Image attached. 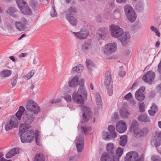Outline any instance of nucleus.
I'll list each match as a JSON object with an SVG mask.
<instances>
[{
  "instance_id": "nucleus-45",
  "label": "nucleus",
  "mask_w": 161,
  "mask_h": 161,
  "mask_svg": "<svg viewBox=\"0 0 161 161\" xmlns=\"http://www.w3.org/2000/svg\"><path fill=\"white\" fill-rule=\"evenodd\" d=\"M106 86L107 89L108 93L109 95V96L112 95L113 92V87L112 85H109V86Z\"/></svg>"
},
{
  "instance_id": "nucleus-47",
  "label": "nucleus",
  "mask_w": 161,
  "mask_h": 161,
  "mask_svg": "<svg viewBox=\"0 0 161 161\" xmlns=\"http://www.w3.org/2000/svg\"><path fill=\"white\" fill-rule=\"evenodd\" d=\"M13 127L9 122L6 124L5 126V129L6 131L11 130Z\"/></svg>"
},
{
  "instance_id": "nucleus-13",
  "label": "nucleus",
  "mask_w": 161,
  "mask_h": 161,
  "mask_svg": "<svg viewBox=\"0 0 161 161\" xmlns=\"http://www.w3.org/2000/svg\"><path fill=\"white\" fill-rule=\"evenodd\" d=\"M75 36L80 39H84L86 38L89 34L88 31L85 29H82L81 31L77 32H73Z\"/></svg>"
},
{
  "instance_id": "nucleus-57",
  "label": "nucleus",
  "mask_w": 161,
  "mask_h": 161,
  "mask_svg": "<svg viewBox=\"0 0 161 161\" xmlns=\"http://www.w3.org/2000/svg\"><path fill=\"white\" fill-rule=\"evenodd\" d=\"M17 77L14 78L11 81V84L13 86H14L16 84L17 81H16Z\"/></svg>"
},
{
  "instance_id": "nucleus-21",
  "label": "nucleus",
  "mask_w": 161,
  "mask_h": 161,
  "mask_svg": "<svg viewBox=\"0 0 161 161\" xmlns=\"http://www.w3.org/2000/svg\"><path fill=\"white\" fill-rule=\"evenodd\" d=\"M124 11L127 18L130 19L131 18H130V16L129 12H131L132 14L134 13V9L132 7L129 5H127L124 8Z\"/></svg>"
},
{
  "instance_id": "nucleus-4",
  "label": "nucleus",
  "mask_w": 161,
  "mask_h": 161,
  "mask_svg": "<svg viewBox=\"0 0 161 161\" xmlns=\"http://www.w3.org/2000/svg\"><path fill=\"white\" fill-rule=\"evenodd\" d=\"M109 29L111 31V35L114 38L119 37L123 33V29L120 28L119 26L115 25H110Z\"/></svg>"
},
{
  "instance_id": "nucleus-31",
  "label": "nucleus",
  "mask_w": 161,
  "mask_h": 161,
  "mask_svg": "<svg viewBox=\"0 0 161 161\" xmlns=\"http://www.w3.org/2000/svg\"><path fill=\"white\" fill-rule=\"evenodd\" d=\"M120 145L122 147H124L127 142V136L126 135L121 136L120 137Z\"/></svg>"
},
{
  "instance_id": "nucleus-20",
  "label": "nucleus",
  "mask_w": 161,
  "mask_h": 161,
  "mask_svg": "<svg viewBox=\"0 0 161 161\" xmlns=\"http://www.w3.org/2000/svg\"><path fill=\"white\" fill-rule=\"evenodd\" d=\"M96 104L97 106L96 107V109L101 108L103 106V103L101 96L99 92H97L95 94Z\"/></svg>"
},
{
  "instance_id": "nucleus-48",
  "label": "nucleus",
  "mask_w": 161,
  "mask_h": 161,
  "mask_svg": "<svg viewBox=\"0 0 161 161\" xmlns=\"http://www.w3.org/2000/svg\"><path fill=\"white\" fill-rule=\"evenodd\" d=\"M123 153V149L121 147H119L116 150L117 155L119 157H120Z\"/></svg>"
},
{
  "instance_id": "nucleus-62",
  "label": "nucleus",
  "mask_w": 161,
  "mask_h": 161,
  "mask_svg": "<svg viewBox=\"0 0 161 161\" xmlns=\"http://www.w3.org/2000/svg\"><path fill=\"white\" fill-rule=\"evenodd\" d=\"M150 28V29H151V30L153 31H154V32L156 31L157 30H158L156 27H155L153 25L151 26Z\"/></svg>"
},
{
  "instance_id": "nucleus-54",
  "label": "nucleus",
  "mask_w": 161,
  "mask_h": 161,
  "mask_svg": "<svg viewBox=\"0 0 161 161\" xmlns=\"http://www.w3.org/2000/svg\"><path fill=\"white\" fill-rule=\"evenodd\" d=\"M15 9L14 8L10 7L8 9V12L9 13V14L11 15L15 11Z\"/></svg>"
},
{
  "instance_id": "nucleus-11",
  "label": "nucleus",
  "mask_w": 161,
  "mask_h": 161,
  "mask_svg": "<svg viewBox=\"0 0 161 161\" xmlns=\"http://www.w3.org/2000/svg\"><path fill=\"white\" fill-rule=\"evenodd\" d=\"M161 132L156 131L153 137L152 138V142L156 147H159L161 145Z\"/></svg>"
},
{
  "instance_id": "nucleus-37",
  "label": "nucleus",
  "mask_w": 161,
  "mask_h": 161,
  "mask_svg": "<svg viewBox=\"0 0 161 161\" xmlns=\"http://www.w3.org/2000/svg\"><path fill=\"white\" fill-rule=\"evenodd\" d=\"M16 2L20 10L23 7L27 5L26 3L24 0H16Z\"/></svg>"
},
{
  "instance_id": "nucleus-5",
  "label": "nucleus",
  "mask_w": 161,
  "mask_h": 161,
  "mask_svg": "<svg viewBox=\"0 0 161 161\" xmlns=\"http://www.w3.org/2000/svg\"><path fill=\"white\" fill-rule=\"evenodd\" d=\"M26 109L31 113L37 114L40 112V109L36 103L31 100H29L27 103Z\"/></svg>"
},
{
  "instance_id": "nucleus-39",
  "label": "nucleus",
  "mask_w": 161,
  "mask_h": 161,
  "mask_svg": "<svg viewBox=\"0 0 161 161\" xmlns=\"http://www.w3.org/2000/svg\"><path fill=\"white\" fill-rule=\"evenodd\" d=\"M77 10L74 7H70L68 9V12L67 14H69L70 15L75 14Z\"/></svg>"
},
{
  "instance_id": "nucleus-27",
  "label": "nucleus",
  "mask_w": 161,
  "mask_h": 161,
  "mask_svg": "<svg viewBox=\"0 0 161 161\" xmlns=\"http://www.w3.org/2000/svg\"><path fill=\"white\" fill-rule=\"evenodd\" d=\"M112 155L107 153H103L101 158V161H110L111 160Z\"/></svg>"
},
{
  "instance_id": "nucleus-28",
  "label": "nucleus",
  "mask_w": 161,
  "mask_h": 161,
  "mask_svg": "<svg viewBox=\"0 0 161 161\" xmlns=\"http://www.w3.org/2000/svg\"><path fill=\"white\" fill-rule=\"evenodd\" d=\"M78 79L77 77L75 76L68 83L69 86L71 87H75L78 84Z\"/></svg>"
},
{
  "instance_id": "nucleus-1",
  "label": "nucleus",
  "mask_w": 161,
  "mask_h": 161,
  "mask_svg": "<svg viewBox=\"0 0 161 161\" xmlns=\"http://www.w3.org/2000/svg\"><path fill=\"white\" fill-rule=\"evenodd\" d=\"M19 130L21 133L20 136L22 142H31L35 138L36 144L38 146L41 145V143L38 141L39 131L38 130H36L34 132L32 130H29L23 124L20 125Z\"/></svg>"
},
{
  "instance_id": "nucleus-36",
  "label": "nucleus",
  "mask_w": 161,
  "mask_h": 161,
  "mask_svg": "<svg viewBox=\"0 0 161 161\" xmlns=\"http://www.w3.org/2000/svg\"><path fill=\"white\" fill-rule=\"evenodd\" d=\"M83 69V66L81 64H79L77 66H75L73 68V72L81 73Z\"/></svg>"
},
{
  "instance_id": "nucleus-14",
  "label": "nucleus",
  "mask_w": 161,
  "mask_h": 161,
  "mask_svg": "<svg viewBox=\"0 0 161 161\" xmlns=\"http://www.w3.org/2000/svg\"><path fill=\"white\" fill-rule=\"evenodd\" d=\"M127 129L126 124L125 121L121 120L117 123L116 129L120 133L124 132Z\"/></svg>"
},
{
  "instance_id": "nucleus-7",
  "label": "nucleus",
  "mask_w": 161,
  "mask_h": 161,
  "mask_svg": "<svg viewBox=\"0 0 161 161\" xmlns=\"http://www.w3.org/2000/svg\"><path fill=\"white\" fill-rule=\"evenodd\" d=\"M81 109L83 114L81 123L86 122L89 119L92 114L90 109L89 107L86 106H82Z\"/></svg>"
},
{
  "instance_id": "nucleus-29",
  "label": "nucleus",
  "mask_w": 161,
  "mask_h": 161,
  "mask_svg": "<svg viewBox=\"0 0 161 161\" xmlns=\"http://www.w3.org/2000/svg\"><path fill=\"white\" fill-rule=\"evenodd\" d=\"M108 129L112 135V138H115L117 137V134L115 131V127L114 125H110L108 126Z\"/></svg>"
},
{
  "instance_id": "nucleus-35",
  "label": "nucleus",
  "mask_w": 161,
  "mask_h": 161,
  "mask_svg": "<svg viewBox=\"0 0 161 161\" xmlns=\"http://www.w3.org/2000/svg\"><path fill=\"white\" fill-rule=\"evenodd\" d=\"M102 138L105 140L108 141L113 138L108 132L104 131L102 133Z\"/></svg>"
},
{
  "instance_id": "nucleus-40",
  "label": "nucleus",
  "mask_w": 161,
  "mask_h": 161,
  "mask_svg": "<svg viewBox=\"0 0 161 161\" xmlns=\"http://www.w3.org/2000/svg\"><path fill=\"white\" fill-rule=\"evenodd\" d=\"M86 63L87 67L89 70L91 69V67H94L95 66L93 62L89 59H87Z\"/></svg>"
},
{
  "instance_id": "nucleus-12",
  "label": "nucleus",
  "mask_w": 161,
  "mask_h": 161,
  "mask_svg": "<svg viewBox=\"0 0 161 161\" xmlns=\"http://www.w3.org/2000/svg\"><path fill=\"white\" fill-rule=\"evenodd\" d=\"M35 117L32 114H26L23 117V121L24 124H23L25 125L28 130H30L29 128L27 127L26 125H29L31 124L33 121ZM22 125L21 124L20 125Z\"/></svg>"
},
{
  "instance_id": "nucleus-49",
  "label": "nucleus",
  "mask_w": 161,
  "mask_h": 161,
  "mask_svg": "<svg viewBox=\"0 0 161 161\" xmlns=\"http://www.w3.org/2000/svg\"><path fill=\"white\" fill-rule=\"evenodd\" d=\"M140 130L139 128V127L136 128L135 129L132 130H130V131L131 132H133L135 134V136H138L139 135V133L140 132Z\"/></svg>"
},
{
  "instance_id": "nucleus-24",
  "label": "nucleus",
  "mask_w": 161,
  "mask_h": 161,
  "mask_svg": "<svg viewBox=\"0 0 161 161\" xmlns=\"http://www.w3.org/2000/svg\"><path fill=\"white\" fill-rule=\"evenodd\" d=\"M92 48L91 43L90 42H85L82 46V49L85 52H87Z\"/></svg>"
},
{
  "instance_id": "nucleus-34",
  "label": "nucleus",
  "mask_w": 161,
  "mask_h": 161,
  "mask_svg": "<svg viewBox=\"0 0 161 161\" xmlns=\"http://www.w3.org/2000/svg\"><path fill=\"white\" fill-rule=\"evenodd\" d=\"M34 161H45V157L42 153L36 154L34 158Z\"/></svg>"
},
{
  "instance_id": "nucleus-51",
  "label": "nucleus",
  "mask_w": 161,
  "mask_h": 161,
  "mask_svg": "<svg viewBox=\"0 0 161 161\" xmlns=\"http://www.w3.org/2000/svg\"><path fill=\"white\" fill-rule=\"evenodd\" d=\"M64 99L67 102H70L71 100V97L70 95L69 94H65L64 97Z\"/></svg>"
},
{
  "instance_id": "nucleus-64",
  "label": "nucleus",
  "mask_w": 161,
  "mask_h": 161,
  "mask_svg": "<svg viewBox=\"0 0 161 161\" xmlns=\"http://www.w3.org/2000/svg\"><path fill=\"white\" fill-rule=\"evenodd\" d=\"M27 55V54L25 53H20L19 55V58L23 57L26 56Z\"/></svg>"
},
{
  "instance_id": "nucleus-3",
  "label": "nucleus",
  "mask_w": 161,
  "mask_h": 161,
  "mask_svg": "<svg viewBox=\"0 0 161 161\" xmlns=\"http://www.w3.org/2000/svg\"><path fill=\"white\" fill-rule=\"evenodd\" d=\"M82 133L79 136L76 143V146L77 151L79 152H81L83 149L84 144V137L83 132L85 135H87L90 130V127L86 126H81L80 128Z\"/></svg>"
},
{
  "instance_id": "nucleus-44",
  "label": "nucleus",
  "mask_w": 161,
  "mask_h": 161,
  "mask_svg": "<svg viewBox=\"0 0 161 161\" xmlns=\"http://www.w3.org/2000/svg\"><path fill=\"white\" fill-rule=\"evenodd\" d=\"M138 127L137 122L136 120H133L132 121L131 126L130 128V130Z\"/></svg>"
},
{
  "instance_id": "nucleus-6",
  "label": "nucleus",
  "mask_w": 161,
  "mask_h": 161,
  "mask_svg": "<svg viewBox=\"0 0 161 161\" xmlns=\"http://www.w3.org/2000/svg\"><path fill=\"white\" fill-rule=\"evenodd\" d=\"M117 50L116 42L109 43L105 45L103 48V52L106 55H109L114 53Z\"/></svg>"
},
{
  "instance_id": "nucleus-16",
  "label": "nucleus",
  "mask_w": 161,
  "mask_h": 161,
  "mask_svg": "<svg viewBox=\"0 0 161 161\" xmlns=\"http://www.w3.org/2000/svg\"><path fill=\"white\" fill-rule=\"evenodd\" d=\"M121 36V37L119 39L121 42L122 45H125L127 44L128 41L130 38V33L128 32L124 33H123Z\"/></svg>"
},
{
  "instance_id": "nucleus-61",
  "label": "nucleus",
  "mask_w": 161,
  "mask_h": 161,
  "mask_svg": "<svg viewBox=\"0 0 161 161\" xmlns=\"http://www.w3.org/2000/svg\"><path fill=\"white\" fill-rule=\"evenodd\" d=\"M127 0H116L118 3H125L127 2Z\"/></svg>"
},
{
  "instance_id": "nucleus-59",
  "label": "nucleus",
  "mask_w": 161,
  "mask_h": 161,
  "mask_svg": "<svg viewBox=\"0 0 161 161\" xmlns=\"http://www.w3.org/2000/svg\"><path fill=\"white\" fill-rule=\"evenodd\" d=\"M125 74V72L123 70L120 71L119 73V75L121 77H123Z\"/></svg>"
},
{
  "instance_id": "nucleus-60",
  "label": "nucleus",
  "mask_w": 161,
  "mask_h": 161,
  "mask_svg": "<svg viewBox=\"0 0 161 161\" xmlns=\"http://www.w3.org/2000/svg\"><path fill=\"white\" fill-rule=\"evenodd\" d=\"M113 157V159H111L110 161H119V158L116 156H114V155H112V158Z\"/></svg>"
},
{
  "instance_id": "nucleus-9",
  "label": "nucleus",
  "mask_w": 161,
  "mask_h": 161,
  "mask_svg": "<svg viewBox=\"0 0 161 161\" xmlns=\"http://www.w3.org/2000/svg\"><path fill=\"white\" fill-rule=\"evenodd\" d=\"M145 90V87L142 86L136 91L135 94V97L136 100L139 101H142L145 98V96L144 95Z\"/></svg>"
},
{
  "instance_id": "nucleus-18",
  "label": "nucleus",
  "mask_w": 161,
  "mask_h": 161,
  "mask_svg": "<svg viewBox=\"0 0 161 161\" xmlns=\"http://www.w3.org/2000/svg\"><path fill=\"white\" fill-rule=\"evenodd\" d=\"M65 17L66 19L71 25L73 26H76L77 25L78 21L75 17L72 15H70L69 14H66Z\"/></svg>"
},
{
  "instance_id": "nucleus-25",
  "label": "nucleus",
  "mask_w": 161,
  "mask_h": 161,
  "mask_svg": "<svg viewBox=\"0 0 161 161\" xmlns=\"http://www.w3.org/2000/svg\"><path fill=\"white\" fill-rule=\"evenodd\" d=\"M17 151L16 148L12 149L6 154L5 156L6 158H11L15 155L18 153Z\"/></svg>"
},
{
  "instance_id": "nucleus-58",
  "label": "nucleus",
  "mask_w": 161,
  "mask_h": 161,
  "mask_svg": "<svg viewBox=\"0 0 161 161\" xmlns=\"http://www.w3.org/2000/svg\"><path fill=\"white\" fill-rule=\"evenodd\" d=\"M157 71L159 74H161V59L158 65Z\"/></svg>"
},
{
  "instance_id": "nucleus-53",
  "label": "nucleus",
  "mask_w": 161,
  "mask_h": 161,
  "mask_svg": "<svg viewBox=\"0 0 161 161\" xmlns=\"http://www.w3.org/2000/svg\"><path fill=\"white\" fill-rule=\"evenodd\" d=\"M144 104L143 103H141L139 104V107L140 111L141 112H143L145 110Z\"/></svg>"
},
{
  "instance_id": "nucleus-33",
  "label": "nucleus",
  "mask_w": 161,
  "mask_h": 161,
  "mask_svg": "<svg viewBox=\"0 0 161 161\" xmlns=\"http://www.w3.org/2000/svg\"><path fill=\"white\" fill-rule=\"evenodd\" d=\"M20 10L23 14L26 15L30 14L31 13V9L27 5L23 7Z\"/></svg>"
},
{
  "instance_id": "nucleus-19",
  "label": "nucleus",
  "mask_w": 161,
  "mask_h": 161,
  "mask_svg": "<svg viewBox=\"0 0 161 161\" xmlns=\"http://www.w3.org/2000/svg\"><path fill=\"white\" fill-rule=\"evenodd\" d=\"M104 83L106 86L112 85L113 84L111 74L109 71H107L106 73Z\"/></svg>"
},
{
  "instance_id": "nucleus-43",
  "label": "nucleus",
  "mask_w": 161,
  "mask_h": 161,
  "mask_svg": "<svg viewBox=\"0 0 161 161\" xmlns=\"http://www.w3.org/2000/svg\"><path fill=\"white\" fill-rule=\"evenodd\" d=\"M132 13L131 12H129L130 16L131 18L130 19L129 18H127L131 22H133L135 21L136 19V13L134 10V13L133 14H132Z\"/></svg>"
},
{
  "instance_id": "nucleus-56",
  "label": "nucleus",
  "mask_w": 161,
  "mask_h": 161,
  "mask_svg": "<svg viewBox=\"0 0 161 161\" xmlns=\"http://www.w3.org/2000/svg\"><path fill=\"white\" fill-rule=\"evenodd\" d=\"M132 94L130 92H129L125 95V98L126 99L128 100L132 97Z\"/></svg>"
},
{
  "instance_id": "nucleus-8",
  "label": "nucleus",
  "mask_w": 161,
  "mask_h": 161,
  "mask_svg": "<svg viewBox=\"0 0 161 161\" xmlns=\"http://www.w3.org/2000/svg\"><path fill=\"white\" fill-rule=\"evenodd\" d=\"M27 21L25 18H23L21 19L20 21H16L15 22V25L16 28L20 31H23L26 29V25Z\"/></svg>"
},
{
  "instance_id": "nucleus-41",
  "label": "nucleus",
  "mask_w": 161,
  "mask_h": 161,
  "mask_svg": "<svg viewBox=\"0 0 161 161\" xmlns=\"http://www.w3.org/2000/svg\"><path fill=\"white\" fill-rule=\"evenodd\" d=\"M148 133V130L147 128H144L142 130H140L139 135L140 136H146Z\"/></svg>"
},
{
  "instance_id": "nucleus-52",
  "label": "nucleus",
  "mask_w": 161,
  "mask_h": 161,
  "mask_svg": "<svg viewBox=\"0 0 161 161\" xmlns=\"http://www.w3.org/2000/svg\"><path fill=\"white\" fill-rule=\"evenodd\" d=\"M150 109L155 112H157L158 111V108L157 106L155 103H153L152 106L150 107Z\"/></svg>"
},
{
  "instance_id": "nucleus-10",
  "label": "nucleus",
  "mask_w": 161,
  "mask_h": 161,
  "mask_svg": "<svg viewBox=\"0 0 161 161\" xmlns=\"http://www.w3.org/2000/svg\"><path fill=\"white\" fill-rule=\"evenodd\" d=\"M155 76V74L152 71H147L142 77V79L145 82L148 83H152Z\"/></svg>"
},
{
  "instance_id": "nucleus-15",
  "label": "nucleus",
  "mask_w": 161,
  "mask_h": 161,
  "mask_svg": "<svg viewBox=\"0 0 161 161\" xmlns=\"http://www.w3.org/2000/svg\"><path fill=\"white\" fill-rule=\"evenodd\" d=\"M138 157L137 153L130 152L127 153L125 157V161H134Z\"/></svg>"
},
{
  "instance_id": "nucleus-42",
  "label": "nucleus",
  "mask_w": 161,
  "mask_h": 161,
  "mask_svg": "<svg viewBox=\"0 0 161 161\" xmlns=\"http://www.w3.org/2000/svg\"><path fill=\"white\" fill-rule=\"evenodd\" d=\"M132 13L131 12H129L130 16L131 18L130 19L129 18H127L131 22H133L135 21L136 19V13L134 10V13L133 14H132Z\"/></svg>"
},
{
  "instance_id": "nucleus-63",
  "label": "nucleus",
  "mask_w": 161,
  "mask_h": 161,
  "mask_svg": "<svg viewBox=\"0 0 161 161\" xmlns=\"http://www.w3.org/2000/svg\"><path fill=\"white\" fill-rule=\"evenodd\" d=\"M61 100L58 98L56 99L54 101L51 102V103L53 104L54 103H59L60 102Z\"/></svg>"
},
{
  "instance_id": "nucleus-30",
  "label": "nucleus",
  "mask_w": 161,
  "mask_h": 161,
  "mask_svg": "<svg viewBox=\"0 0 161 161\" xmlns=\"http://www.w3.org/2000/svg\"><path fill=\"white\" fill-rule=\"evenodd\" d=\"M120 114L121 117L123 118H127L130 115V113L125 108H123L120 111Z\"/></svg>"
},
{
  "instance_id": "nucleus-55",
  "label": "nucleus",
  "mask_w": 161,
  "mask_h": 161,
  "mask_svg": "<svg viewBox=\"0 0 161 161\" xmlns=\"http://www.w3.org/2000/svg\"><path fill=\"white\" fill-rule=\"evenodd\" d=\"M156 112L155 111H153L151 109L149 110L148 111V113L149 115L151 116H154L156 113Z\"/></svg>"
},
{
  "instance_id": "nucleus-26",
  "label": "nucleus",
  "mask_w": 161,
  "mask_h": 161,
  "mask_svg": "<svg viewBox=\"0 0 161 161\" xmlns=\"http://www.w3.org/2000/svg\"><path fill=\"white\" fill-rule=\"evenodd\" d=\"M25 111V108L23 106H20L19 109L15 114V115L19 120H20L21 118L22 115L23 114Z\"/></svg>"
},
{
  "instance_id": "nucleus-22",
  "label": "nucleus",
  "mask_w": 161,
  "mask_h": 161,
  "mask_svg": "<svg viewBox=\"0 0 161 161\" xmlns=\"http://www.w3.org/2000/svg\"><path fill=\"white\" fill-rule=\"evenodd\" d=\"M138 121L140 122H149L150 119L146 114H142L139 115L137 118Z\"/></svg>"
},
{
  "instance_id": "nucleus-17",
  "label": "nucleus",
  "mask_w": 161,
  "mask_h": 161,
  "mask_svg": "<svg viewBox=\"0 0 161 161\" xmlns=\"http://www.w3.org/2000/svg\"><path fill=\"white\" fill-rule=\"evenodd\" d=\"M108 33L107 30L105 28H101L99 29L97 33L99 36V38L104 40L107 36Z\"/></svg>"
},
{
  "instance_id": "nucleus-50",
  "label": "nucleus",
  "mask_w": 161,
  "mask_h": 161,
  "mask_svg": "<svg viewBox=\"0 0 161 161\" xmlns=\"http://www.w3.org/2000/svg\"><path fill=\"white\" fill-rule=\"evenodd\" d=\"M151 158L153 161H161V158L158 156H153Z\"/></svg>"
},
{
  "instance_id": "nucleus-23",
  "label": "nucleus",
  "mask_w": 161,
  "mask_h": 161,
  "mask_svg": "<svg viewBox=\"0 0 161 161\" xmlns=\"http://www.w3.org/2000/svg\"><path fill=\"white\" fill-rule=\"evenodd\" d=\"M106 149L108 153L111 154L112 155H114L115 149L112 143H109L107 145Z\"/></svg>"
},
{
  "instance_id": "nucleus-2",
  "label": "nucleus",
  "mask_w": 161,
  "mask_h": 161,
  "mask_svg": "<svg viewBox=\"0 0 161 161\" xmlns=\"http://www.w3.org/2000/svg\"><path fill=\"white\" fill-rule=\"evenodd\" d=\"M84 80L81 78L79 81L80 86L77 92H74L72 96L74 102L78 104L83 105L84 103V100H86L87 97V91L84 87Z\"/></svg>"
},
{
  "instance_id": "nucleus-32",
  "label": "nucleus",
  "mask_w": 161,
  "mask_h": 161,
  "mask_svg": "<svg viewBox=\"0 0 161 161\" xmlns=\"http://www.w3.org/2000/svg\"><path fill=\"white\" fill-rule=\"evenodd\" d=\"M9 122L13 127H17L18 126V121L14 116L11 117Z\"/></svg>"
},
{
  "instance_id": "nucleus-38",
  "label": "nucleus",
  "mask_w": 161,
  "mask_h": 161,
  "mask_svg": "<svg viewBox=\"0 0 161 161\" xmlns=\"http://www.w3.org/2000/svg\"><path fill=\"white\" fill-rule=\"evenodd\" d=\"M1 76L3 77H6L9 76L11 75L10 70L8 69H5L1 72Z\"/></svg>"
},
{
  "instance_id": "nucleus-46",
  "label": "nucleus",
  "mask_w": 161,
  "mask_h": 161,
  "mask_svg": "<svg viewBox=\"0 0 161 161\" xmlns=\"http://www.w3.org/2000/svg\"><path fill=\"white\" fill-rule=\"evenodd\" d=\"M50 14L52 17H56L57 16V13L54 7H52V10L50 12Z\"/></svg>"
}]
</instances>
